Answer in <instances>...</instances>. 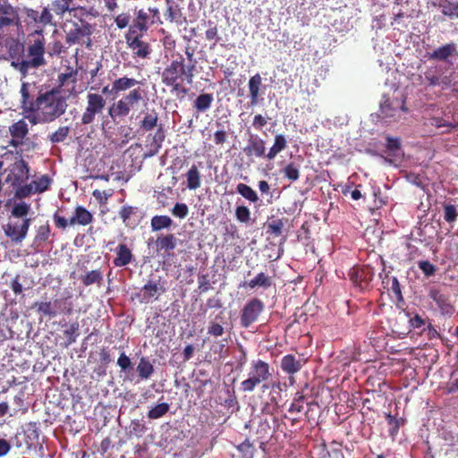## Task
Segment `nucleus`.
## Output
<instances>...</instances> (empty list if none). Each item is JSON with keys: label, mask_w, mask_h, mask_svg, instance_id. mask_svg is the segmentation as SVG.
<instances>
[{"label": "nucleus", "mask_w": 458, "mask_h": 458, "mask_svg": "<svg viewBox=\"0 0 458 458\" xmlns=\"http://www.w3.org/2000/svg\"><path fill=\"white\" fill-rule=\"evenodd\" d=\"M146 92L140 88H135L124 94L108 108V114L115 121L117 118H124L130 112L139 107L144 101Z\"/></svg>", "instance_id": "obj_4"}, {"label": "nucleus", "mask_w": 458, "mask_h": 458, "mask_svg": "<svg viewBox=\"0 0 458 458\" xmlns=\"http://www.w3.org/2000/svg\"><path fill=\"white\" fill-rule=\"evenodd\" d=\"M131 20V16L127 13H122L118 14L115 19L114 22L118 29H124L129 25Z\"/></svg>", "instance_id": "obj_64"}, {"label": "nucleus", "mask_w": 458, "mask_h": 458, "mask_svg": "<svg viewBox=\"0 0 458 458\" xmlns=\"http://www.w3.org/2000/svg\"><path fill=\"white\" fill-rule=\"evenodd\" d=\"M287 147V141L285 137L283 134H277L275 136L274 144L269 148L268 152L266 155V158L268 160H273L278 153L285 149Z\"/></svg>", "instance_id": "obj_37"}, {"label": "nucleus", "mask_w": 458, "mask_h": 458, "mask_svg": "<svg viewBox=\"0 0 458 458\" xmlns=\"http://www.w3.org/2000/svg\"><path fill=\"white\" fill-rule=\"evenodd\" d=\"M456 51V45L452 42L436 48L431 53H427L426 56L429 60L448 62L449 57L453 56Z\"/></svg>", "instance_id": "obj_25"}, {"label": "nucleus", "mask_w": 458, "mask_h": 458, "mask_svg": "<svg viewBox=\"0 0 458 458\" xmlns=\"http://www.w3.org/2000/svg\"><path fill=\"white\" fill-rule=\"evenodd\" d=\"M55 225L57 228L64 230L68 225H74L76 224L81 225H88L93 221L92 214L82 206H78L75 208L74 216L67 220L65 217L60 216L58 212L53 215Z\"/></svg>", "instance_id": "obj_10"}, {"label": "nucleus", "mask_w": 458, "mask_h": 458, "mask_svg": "<svg viewBox=\"0 0 458 458\" xmlns=\"http://www.w3.org/2000/svg\"><path fill=\"white\" fill-rule=\"evenodd\" d=\"M265 305L259 298H252L243 306L240 315V324L242 327L248 328L258 321L263 312Z\"/></svg>", "instance_id": "obj_12"}, {"label": "nucleus", "mask_w": 458, "mask_h": 458, "mask_svg": "<svg viewBox=\"0 0 458 458\" xmlns=\"http://www.w3.org/2000/svg\"><path fill=\"white\" fill-rule=\"evenodd\" d=\"M32 308L37 309V312L40 317H47L48 318L56 317L52 301H37L33 304Z\"/></svg>", "instance_id": "obj_41"}, {"label": "nucleus", "mask_w": 458, "mask_h": 458, "mask_svg": "<svg viewBox=\"0 0 458 458\" xmlns=\"http://www.w3.org/2000/svg\"><path fill=\"white\" fill-rule=\"evenodd\" d=\"M30 83L23 82L21 87V108L25 113H35L34 105L36 104L35 100H30Z\"/></svg>", "instance_id": "obj_31"}, {"label": "nucleus", "mask_w": 458, "mask_h": 458, "mask_svg": "<svg viewBox=\"0 0 458 458\" xmlns=\"http://www.w3.org/2000/svg\"><path fill=\"white\" fill-rule=\"evenodd\" d=\"M25 13L28 19V24H34L36 29L40 30L41 34L47 26L54 25V16L49 6H45L41 10L26 8Z\"/></svg>", "instance_id": "obj_14"}, {"label": "nucleus", "mask_w": 458, "mask_h": 458, "mask_svg": "<svg viewBox=\"0 0 458 458\" xmlns=\"http://www.w3.org/2000/svg\"><path fill=\"white\" fill-rule=\"evenodd\" d=\"M418 267L426 276H431L436 272V267L433 264H431L428 260L419 261Z\"/></svg>", "instance_id": "obj_61"}, {"label": "nucleus", "mask_w": 458, "mask_h": 458, "mask_svg": "<svg viewBox=\"0 0 458 458\" xmlns=\"http://www.w3.org/2000/svg\"><path fill=\"white\" fill-rule=\"evenodd\" d=\"M9 131L13 138L23 140L29 132L28 124L21 119L10 126Z\"/></svg>", "instance_id": "obj_44"}, {"label": "nucleus", "mask_w": 458, "mask_h": 458, "mask_svg": "<svg viewBox=\"0 0 458 458\" xmlns=\"http://www.w3.org/2000/svg\"><path fill=\"white\" fill-rule=\"evenodd\" d=\"M174 225V221L169 216L157 215L150 220V227L152 232H159L164 229H169Z\"/></svg>", "instance_id": "obj_33"}, {"label": "nucleus", "mask_w": 458, "mask_h": 458, "mask_svg": "<svg viewBox=\"0 0 458 458\" xmlns=\"http://www.w3.org/2000/svg\"><path fill=\"white\" fill-rule=\"evenodd\" d=\"M419 84L425 87H441L447 89L453 85V73L442 75L437 66L428 67L423 75L419 76Z\"/></svg>", "instance_id": "obj_9"}, {"label": "nucleus", "mask_w": 458, "mask_h": 458, "mask_svg": "<svg viewBox=\"0 0 458 458\" xmlns=\"http://www.w3.org/2000/svg\"><path fill=\"white\" fill-rule=\"evenodd\" d=\"M53 305L56 316L59 314L70 316L73 313V304L71 296L55 299Z\"/></svg>", "instance_id": "obj_32"}, {"label": "nucleus", "mask_w": 458, "mask_h": 458, "mask_svg": "<svg viewBox=\"0 0 458 458\" xmlns=\"http://www.w3.org/2000/svg\"><path fill=\"white\" fill-rule=\"evenodd\" d=\"M237 450L241 454V458H253L254 456L255 447L249 439L237 445Z\"/></svg>", "instance_id": "obj_51"}, {"label": "nucleus", "mask_w": 458, "mask_h": 458, "mask_svg": "<svg viewBox=\"0 0 458 458\" xmlns=\"http://www.w3.org/2000/svg\"><path fill=\"white\" fill-rule=\"evenodd\" d=\"M35 113L41 123H51L64 114L67 108L65 99L60 96L57 89L39 93L36 98Z\"/></svg>", "instance_id": "obj_3"}, {"label": "nucleus", "mask_w": 458, "mask_h": 458, "mask_svg": "<svg viewBox=\"0 0 458 458\" xmlns=\"http://www.w3.org/2000/svg\"><path fill=\"white\" fill-rule=\"evenodd\" d=\"M103 273L100 269H95L88 272L86 275L81 276V282L84 286H89L96 284L101 286L103 284Z\"/></svg>", "instance_id": "obj_40"}, {"label": "nucleus", "mask_w": 458, "mask_h": 458, "mask_svg": "<svg viewBox=\"0 0 458 458\" xmlns=\"http://www.w3.org/2000/svg\"><path fill=\"white\" fill-rule=\"evenodd\" d=\"M214 98L210 93H203L197 97L194 101L193 107L198 112H205L210 108L213 103Z\"/></svg>", "instance_id": "obj_42"}, {"label": "nucleus", "mask_w": 458, "mask_h": 458, "mask_svg": "<svg viewBox=\"0 0 458 458\" xmlns=\"http://www.w3.org/2000/svg\"><path fill=\"white\" fill-rule=\"evenodd\" d=\"M177 239L173 233L160 234L157 236L156 241V246L157 251H164L167 256L171 255V252L176 247Z\"/></svg>", "instance_id": "obj_27"}, {"label": "nucleus", "mask_w": 458, "mask_h": 458, "mask_svg": "<svg viewBox=\"0 0 458 458\" xmlns=\"http://www.w3.org/2000/svg\"><path fill=\"white\" fill-rule=\"evenodd\" d=\"M137 84H139V81L134 78H129L126 76L120 77L113 81L111 92L114 94L124 92L132 89Z\"/></svg>", "instance_id": "obj_30"}, {"label": "nucleus", "mask_w": 458, "mask_h": 458, "mask_svg": "<svg viewBox=\"0 0 458 458\" xmlns=\"http://www.w3.org/2000/svg\"><path fill=\"white\" fill-rule=\"evenodd\" d=\"M283 174L285 178L290 180L291 182H295L300 177L299 168L293 164H288L284 169Z\"/></svg>", "instance_id": "obj_53"}, {"label": "nucleus", "mask_w": 458, "mask_h": 458, "mask_svg": "<svg viewBox=\"0 0 458 458\" xmlns=\"http://www.w3.org/2000/svg\"><path fill=\"white\" fill-rule=\"evenodd\" d=\"M305 363L306 360L297 359L293 354H286L281 359L280 367L285 374L290 376L289 378L291 380L293 375L298 373Z\"/></svg>", "instance_id": "obj_23"}, {"label": "nucleus", "mask_w": 458, "mask_h": 458, "mask_svg": "<svg viewBox=\"0 0 458 458\" xmlns=\"http://www.w3.org/2000/svg\"><path fill=\"white\" fill-rule=\"evenodd\" d=\"M250 289L256 287H261L263 289H268L273 284V279L264 272L259 273L254 278L244 284Z\"/></svg>", "instance_id": "obj_35"}, {"label": "nucleus", "mask_w": 458, "mask_h": 458, "mask_svg": "<svg viewBox=\"0 0 458 458\" xmlns=\"http://www.w3.org/2000/svg\"><path fill=\"white\" fill-rule=\"evenodd\" d=\"M166 291L164 282L158 279H149L140 288V290L135 293V298L140 303H149L153 301H157L163 293Z\"/></svg>", "instance_id": "obj_11"}, {"label": "nucleus", "mask_w": 458, "mask_h": 458, "mask_svg": "<svg viewBox=\"0 0 458 458\" xmlns=\"http://www.w3.org/2000/svg\"><path fill=\"white\" fill-rule=\"evenodd\" d=\"M284 222L283 219H275L267 224V233L279 236L283 233Z\"/></svg>", "instance_id": "obj_54"}, {"label": "nucleus", "mask_w": 458, "mask_h": 458, "mask_svg": "<svg viewBox=\"0 0 458 458\" xmlns=\"http://www.w3.org/2000/svg\"><path fill=\"white\" fill-rule=\"evenodd\" d=\"M350 277L355 285L364 290L369 287V283L373 280L374 272L369 267H357L353 268Z\"/></svg>", "instance_id": "obj_20"}, {"label": "nucleus", "mask_w": 458, "mask_h": 458, "mask_svg": "<svg viewBox=\"0 0 458 458\" xmlns=\"http://www.w3.org/2000/svg\"><path fill=\"white\" fill-rule=\"evenodd\" d=\"M170 409V404L167 403H157L148 411V418L149 420H157L165 415Z\"/></svg>", "instance_id": "obj_47"}, {"label": "nucleus", "mask_w": 458, "mask_h": 458, "mask_svg": "<svg viewBox=\"0 0 458 458\" xmlns=\"http://www.w3.org/2000/svg\"><path fill=\"white\" fill-rule=\"evenodd\" d=\"M56 15L63 17L66 12L70 13L68 5H65L61 0H54L49 7Z\"/></svg>", "instance_id": "obj_59"}, {"label": "nucleus", "mask_w": 458, "mask_h": 458, "mask_svg": "<svg viewBox=\"0 0 458 458\" xmlns=\"http://www.w3.org/2000/svg\"><path fill=\"white\" fill-rule=\"evenodd\" d=\"M46 38L40 30H35L28 36L27 58L21 61H12L11 65L25 77L29 70L37 69L46 64L45 55Z\"/></svg>", "instance_id": "obj_2"}, {"label": "nucleus", "mask_w": 458, "mask_h": 458, "mask_svg": "<svg viewBox=\"0 0 458 458\" xmlns=\"http://www.w3.org/2000/svg\"><path fill=\"white\" fill-rule=\"evenodd\" d=\"M428 296L436 302L441 314L452 315L454 313V308L451 302L449 294L445 293L439 289L432 288L429 290Z\"/></svg>", "instance_id": "obj_19"}, {"label": "nucleus", "mask_w": 458, "mask_h": 458, "mask_svg": "<svg viewBox=\"0 0 458 458\" xmlns=\"http://www.w3.org/2000/svg\"><path fill=\"white\" fill-rule=\"evenodd\" d=\"M442 13L450 19H458V2L445 0L441 4Z\"/></svg>", "instance_id": "obj_48"}, {"label": "nucleus", "mask_w": 458, "mask_h": 458, "mask_svg": "<svg viewBox=\"0 0 458 458\" xmlns=\"http://www.w3.org/2000/svg\"><path fill=\"white\" fill-rule=\"evenodd\" d=\"M79 322L75 321L70 325L68 329L64 331V335L67 340V343L65 344L66 347L76 342L77 337L79 335Z\"/></svg>", "instance_id": "obj_49"}, {"label": "nucleus", "mask_w": 458, "mask_h": 458, "mask_svg": "<svg viewBox=\"0 0 458 458\" xmlns=\"http://www.w3.org/2000/svg\"><path fill=\"white\" fill-rule=\"evenodd\" d=\"M386 419L387 420V423L392 427L389 430L390 436H396L400 428L399 420L396 417L391 415L390 413L386 415Z\"/></svg>", "instance_id": "obj_60"}, {"label": "nucleus", "mask_w": 458, "mask_h": 458, "mask_svg": "<svg viewBox=\"0 0 458 458\" xmlns=\"http://www.w3.org/2000/svg\"><path fill=\"white\" fill-rule=\"evenodd\" d=\"M235 217L241 223H248L250 220V211L246 206H238L235 208Z\"/></svg>", "instance_id": "obj_55"}, {"label": "nucleus", "mask_w": 458, "mask_h": 458, "mask_svg": "<svg viewBox=\"0 0 458 458\" xmlns=\"http://www.w3.org/2000/svg\"><path fill=\"white\" fill-rule=\"evenodd\" d=\"M243 151L247 157H266L265 140L257 134H250Z\"/></svg>", "instance_id": "obj_21"}, {"label": "nucleus", "mask_w": 458, "mask_h": 458, "mask_svg": "<svg viewBox=\"0 0 458 458\" xmlns=\"http://www.w3.org/2000/svg\"><path fill=\"white\" fill-rule=\"evenodd\" d=\"M119 217L126 227L134 228L139 223L138 208L123 206L119 210Z\"/></svg>", "instance_id": "obj_26"}, {"label": "nucleus", "mask_w": 458, "mask_h": 458, "mask_svg": "<svg viewBox=\"0 0 458 458\" xmlns=\"http://www.w3.org/2000/svg\"><path fill=\"white\" fill-rule=\"evenodd\" d=\"M76 75H77V70L71 71V72H65V73H60L58 75L59 86L60 87L64 86L69 80H71L72 83H75L76 82Z\"/></svg>", "instance_id": "obj_62"}, {"label": "nucleus", "mask_w": 458, "mask_h": 458, "mask_svg": "<svg viewBox=\"0 0 458 458\" xmlns=\"http://www.w3.org/2000/svg\"><path fill=\"white\" fill-rule=\"evenodd\" d=\"M91 34V26L89 22L81 20L80 23L74 22L73 26L66 33L65 42L68 45H75L81 42L84 37Z\"/></svg>", "instance_id": "obj_17"}, {"label": "nucleus", "mask_w": 458, "mask_h": 458, "mask_svg": "<svg viewBox=\"0 0 458 458\" xmlns=\"http://www.w3.org/2000/svg\"><path fill=\"white\" fill-rule=\"evenodd\" d=\"M4 42L7 53L13 61H21V58H23L24 45L18 38L13 37V33L8 34Z\"/></svg>", "instance_id": "obj_24"}, {"label": "nucleus", "mask_w": 458, "mask_h": 458, "mask_svg": "<svg viewBox=\"0 0 458 458\" xmlns=\"http://www.w3.org/2000/svg\"><path fill=\"white\" fill-rule=\"evenodd\" d=\"M174 216L183 219L189 214V208L185 203L177 202L171 210Z\"/></svg>", "instance_id": "obj_56"}, {"label": "nucleus", "mask_w": 458, "mask_h": 458, "mask_svg": "<svg viewBox=\"0 0 458 458\" xmlns=\"http://www.w3.org/2000/svg\"><path fill=\"white\" fill-rule=\"evenodd\" d=\"M137 371L141 379H148L154 373V366L146 357H141L137 365Z\"/></svg>", "instance_id": "obj_43"}, {"label": "nucleus", "mask_w": 458, "mask_h": 458, "mask_svg": "<svg viewBox=\"0 0 458 458\" xmlns=\"http://www.w3.org/2000/svg\"><path fill=\"white\" fill-rule=\"evenodd\" d=\"M271 377L270 365L260 359L254 360L250 363L248 377L241 383V390L243 393H251Z\"/></svg>", "instance_id": "obj_5"}, {"label": "nucleus", "mask_w": 458, "mask_h": 458, "mask_svg": "<svg viewBox=\"0 0 458 458\" xmlns=\"http://www.w3.org/2000/svg\"><path fill=\"white\" fill-rule=\"evenodd\" d=\"M17 155H19L20 158L4 170L7 174L4 182L13 189L14 191L29 184L28 181L31 177L30 166L28 162L21 157V151H18Z\"/></svg>", "instance_id": "obj_6"}, {"label": "nucleus", "mask_w": 458, "mask_h": 458, "mask_svg": "<svg viewBox=\"0 0 458 458\" xmlns=\"http://www.w3.org/2000/svg\"><path fill=\"white\" fill-rule=\"evenodd\" d=\"M165 132L163 129L162 125H159V128L157 130L153 140L151 143V146L155 147L154 154H156L158 149L161 148L162 142L165 140Z\"/></svg>", "instance_id": "obj_58"}, {"label": "nucleus", "mask_w": 458, "mask_h": 458, "mask_svg": "<svg viewBox=\"0 0 458 458\" xmlns=\"http://www.w3.org/2000/svg\"><path fill=\"white\" fill-rule=\"evenodd\" d=\"M150 23V15L144 9L135 12V18L131 25L129 27L128 32L131 34H143L148 30Z\"/></svg>", "instance_id": "obj_22"}, {"label": "nucleus", "mask_w": 458, "mask_h": 458, "mask_svg": "<svg viewBox=\"0 0 458 458\" xmlns=\"http://www.w3.org/2000/svg\"><path fill=\"white\" fill-rule=\"evenodd\" d=\"M116 257L113 263L115 267H125L132 261L133 254L131 249L124 243H121L115 250Z\"/></svg>", "instance_id": "obj_28"}, {"label": "nucleus", "mask_w": 458, "mask_h": 458, "mask_svg": "<svg viewBox=\"0 0 458 458\" xmlns=\"http://www.w3.org/2000/svg\"><path fill=\"white\" fill-rule=\"evenodd\" d=\"M187 188L197 190L201 185V174L196 165H192L186 173Z\"/></svg>", "instance_id": "obj_38"}, {"label": "nucleus", "mask_w": 458, "mask_h": 458, "mask_svg": "<svg viewBox=\"0 0 458 458\" xmlns=\"http://www.w3.org/2000/svg\"><path fill=\"white\" fill-rule=\"evenodd\" d=\"M70 133L69 126H61L55 132L48 135L49 140L53 144L61 143L68 137Z\"/></svg>", "instance_id": "obj_50"}, {"label": "nucleus", "mask_w": 458, "mask_h": 458, "mask_svg": "<svg viewBox=\"0 0 458 458\" xmlns=\"http://www.w3.org/2000/svg\"><path fill=\"white\" fill-rule=\"evenodd\" d=\"M87 105L81 114V124L88 125L94 123L97 115L103 114L106 105L105 98L98 93H88Z\"/></svg>", "instance_id": "obj_8"}, {"label": "nucleus", "mask_w": 458, "mask_h": 458, "mask_svg": "<svg viewBox=\"0 0 458 458\" xmlns=\"http://www.w3.org/2000/svg\"><path fill=\"white\" fill-rule=\"evenodd\" d=\"M250 106H257L262 100V95L265 93L266 86L262 83V78L259 73H256L249 79L248 81Z\"/></svg>", "instance_id": "obj_18"}, {"label": "nucleus", "mask_w": 458, "mask_h": 458, "mask_svg": "<svg viewBox=\"0 0 458 458\" xmlns=\"http://www.w3.org/2000/svg\"><path fill=\"white\" fill-rule=\"evenodd\" d=\"M22 30L20 8L4 1L0 4V31L3 34H19Z\"/></svg>", "instance_id": "obj_7"}, {"label": "nucleus", "mask_w": 458, "mask_h": 458, "mask_svg": "<svg viewBox=\"0 0 458 458\" xmlns=\"http://www.w3.org/2000/svg\"><path fill=\"white\" fill-rule=\"evenodd\" d=\"M51 182L50 177L47 174H44L15 191L13 192V199L21 200L31 197L35 193H42L48 190Z\"/></svg>", "instance_id": "obj_13"}, {"label": "nucleus", "mask_w": 458, "mask_h": 458, "mask_svg": "<svg viewBox=\"0 0 458 458\" xmlns=\"http://www.w3.org/2000/svg\"><path fill=\"white\" fill-rule=\"evenodd\" d=\"M142 36L143 34L126 33L125 40L134 57L146 59L149 57L151 47L148 42L141 40Z\"/></svg>", "instance_id": "obj_16"}, {"label": "nucleus", "mask_w": 458, "mask_h": 458, "mask_svg": "<svg viewBox=\"0 0 458 458\" xmlns=\"http://www.w3.org/2000/svg\"><path fill=\"white\" fill-rule=\"evenodd\" d=\"M175 57L167 64L161 72V81L172 91L186 95L189 91L182 84L186 81L192 84L195 72L194 64H185V58L182 54L174 55Z\"/></svg>", "instance_id": "obj_1"}, {"label": "nucleus", "mask_w": 458, "mask_h": 458, "mask_svg": "<svg viewBox=\"0 0 458 458\" xmlns=\"http://www.w3.org/2000/svg\"><path fill=\"white\" fill-rule=\"evenodd\" d=\"M165 1L168 4L166 11L165 13V16L166 20H168L171 22L175 21V22L181 24L182 22V13L181 8L173 0H165Z\"/></svg>", "instance_id": "obj_39"}, {"label": "nucleus", "mask_w": 458, "mask_h": 458, "mask_svg": "<svg viewBox=\"0 0 458 458\" xmlns=\"http://www.w3.org/2000/svg\"><path fill=\"white\" fill-rule=\"evenodd\" d=\"M271 392L269 393V401L270 403H266L263 407V412L272 413V410H270V405H274L275 407L278 404V399L281 397L280 392L281 383L279 381H275L270 384Z\"/></svg>", "instance_id": "obj_36"}, {"label": "nucleus", "mask_w": 458, "mask_h": 458, "mask_svg": "<svg viewBox=\"0 0 458 458\" xmlns=\"http://www.w3.org/2000/svg\"><path fill=\"white\" fill-rule=\"evenodd\" d=\"M208 29L205 33L206 39L209 41L216 39L217 41L219 39L217 26L212 21H208Z\"/></svg>", "instance_id": "obj_63"}, {"label": "nucleus", "mask_w": 458, "mask_h": 458, "mask_svg": "<svg viewBox=\"0 0 458 458\" xmlns=\"http://www.w3.org/2000/svg\"><path fill=\"white\" fill-rule=\"evenodd\" d=\"M30 223V218H23L21 221L9 222L3 227L4 234L13 242H21L27 236Z\"/></svg>", "instance_id": "obj_15"}, {"label": "nucleus", "mask_w": 458, "mask_h": 458, "mask_svg": "<svg viewBox=\"0 0 458 458\" xmlns=\"http://www.w3.org/2000/svg\"><path fill=\"white\" fill-rule=\"evenodd\" d=\"M458 212L455 206L446 204L444 206V218L447 223H453L457 219Z\"/></svg>", "instance_id": "obj_57"}, {"label": "nucleus", "mask_w": 458, "mask_h": 458, "mask_svg": "<svg viewBox=\"0 0 458 458\" xmlns=\"http://www.w3.org/2000/svg\"><path fill=\"white\" fill-rule=\"evenodd\" d=\"M158 114L155 109L144 113L142 120L140 122V128L144 131H152L157 126Z\"/></svg>", "instance_id": "obj_34"}, {"label": "nucleus", "mask_w": 458, "mask_h": 458, "mask_svg": "<svg viewBox=\"0 0 458 458\" xmlns=\"http://www.w3.org/2000/svg\"><path fill=\"white\" fill-rule=\"evenodd\" d=\"M23 437L27 449H31L38 443L39 430L36 422L26 424L23 429Z\"/></svg>", "instance_id": "obj_29"}, {"label": "nucleus", "mask_w": 458, "mask_h": 458, "mask_svg": "<svg viewBox=\"0 0 458 458\" xmlns=\"http://www.w3.org/2000/svg\"><path fill=\"white\" fill-rule=\"evenodd\" d=\"M236 191L241 196H242L250 202L257 203L259 201V196L257 192L250 186L245 183H239L236 186Z\"/></svg>", "instance_id": "obj_46"}, {"label": "nucleus", "mask_w": 458, "mask_h": 458, "mask_svg": "<svg viewBox=\"0 0 458 458\" xmlns=\"http://www.w3.org/2000/svg\"><path fill=\"white\" fill-rule=\"evenodd\" d=\"M30 210V204L26 203L24 201L20 200L19 202L15 201L11 209V216L15 218H27L29 212Z\"/></svg>", "instance_id": "obj_45"}, {"label": "nucleus", "mask_w": 458, "mask_h": 458, "mask_svg": "<svg viewBox=\"0 0 458 458\" xmlns=\"http://www.w3.org/2000/svg\"><path fill=\"white\" fill-rule=\"evenodd\" d=\"M50 233V226L48 222H47L45 225H42L38 228L34 242L36 243L46 242L49 239Z\"/></svg>", "instance_id": "obj_52"}]
</instances>
